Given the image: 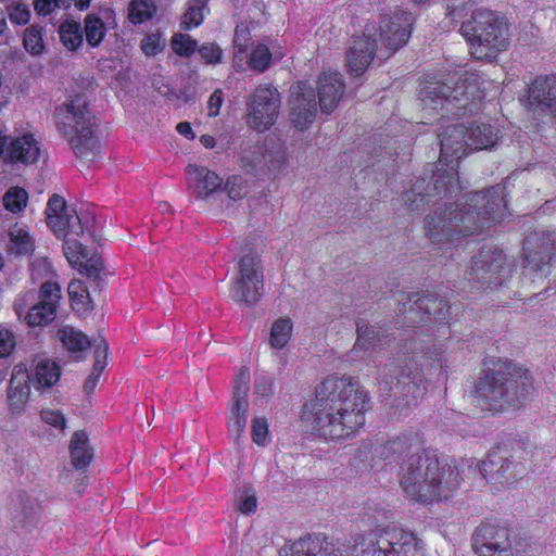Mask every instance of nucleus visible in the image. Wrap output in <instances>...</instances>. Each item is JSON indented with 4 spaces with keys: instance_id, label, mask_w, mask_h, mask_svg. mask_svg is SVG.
Returning <instances> with one entry per match:
<instances>
[{
    "instance_id": "obj_17",
    "label": "nucleus",
    "mask_w": 556,
    "mask_h": 556,
    "mask_svg": "<svg viewBox=\"0 0 556 556\" xmlns=\"http://www.w3.org/2000/svg\"><path fill=\"white\" fill-rule=\"evenodd\" d=\"M523 252L526 267L546 275L556 252V233L546 229L534 230L525 239Z\"/></svg>"
},
{
    "instance_id": "obj_61",
    "label": "nucleus",
    "mask_w": 556,
    "mask_h": 556,
    "mask_svg": "<svg viewBox=\"0 0 556 556\" xmlns=\"http://www.w3.org/2000/svg\"><path fill=\"white\" fill-rule=\"evenodd\" d=\"M222 104H223V92H222V90L217 89L211 94L208 102H207L208 116H211V117L217 116Z\"/></svg>"
},
{
    "instance_id": "obj_12",
    "label": "nucleus",
    "mask_w": 556,
    "mask_h": 556,
    "mask_svg": "<svg viewBox=\"0 0 556 556\" xmlns=\"http://www.w3.org/2000/svg\"><path fill=\"white\" fill-rule=\"evenodd\" d=\"M505 265L506 257L503 251L484 245L472 256L467 279L484 290L503 288L510 274V268Z\"/></svg>"
},
{
    "instance_id": "obj_6",
    "label": "nucleus",
    "mask_w": 556,
    "mask_h": 556,
    "mask_svg": "<svg viewBox=\"0 0 556 556\" xmlns=\"http://www.w3.org/2000/svg\"><path fill=\"white\" fill-rule=\"evenodd\" d=\"M478 78L475 75L450 76L446 81H429L419 90L424 110L438 112L442 118L477 114L481 110Z\"/></svg>"
},
{
    "instance_id": "obj_36",
    "label": "nucleus",
    "mask_w": 556,
    "mask_h": 556,
    "mask_svg": "<svg viewBox=\"0 0 556 556\" xmlns=\"http://www.w3.org/2000/svg\"><path fill=\"white\" fill-rule=\"evenodd\" d=\"M71 457L73 466L76 469L87 467L91 459L92 453L88 445V435L84 431H75L70 444Z\"/></svg>"
},
{
    "instance_id": "obj_13",
    "label": "nucleus",
    "mask_w": 556,
    "mask_h": 556,
    "mask_svg": "<svg viewBox=\"0 0 556 556\" xmlns=\"http://www.w3.org/2000/svg\"><path fill=\"white\" fill-rule=\"evenodd\" d=\"M264 289V267L261 256L250 251L238 261V270L231 285V298L247 305H254Z\"/></svg>"
},
{
    "instance_id": "obj_34",
    "label": "nucleus",
    "mask_w": 556,
    "mask_h": 556,
    "mask_svg": "<svg viewBox=\"0 0 556 556\" xmlns=\"http://www.w3.org/2000/svg\"><path fill=\"white\" fill-rule=\"evenodd\" d=\"M8 252L17 256L30 255L35 250V240L24 226L15 224L9 229Z\"/></svg>"
},
{
    "instance_id": "obj_18",
    "label": "nucleus",
    "mask_w": 556,
    "mask_h": 556,
    "mask_svg": "<svg viewBox=\"0 0 556 556\" xmlns=\"http://www.w3.org/2000/svg\"><path fill=\"white\" fill-rule=\"evenodd\" d=\"M250 371L247 367H242L236 376L233 386V402L231 407V416L228 429L237 444L244 433L248 424L249 401L248 394L250 390Z\"/></svg>"
},
{
    "instance_id": "obj_42",
    "label": "nucleus",
    "mask_w": 556,
    "mask_h": 556,
    "mask_svg": "<svg viewBox=\"0 0 556 556\" xmlns=\"http://www.w3.org/2000/svg\"><path fill=\"white\" fill-rule=\"evenodd\" d=\"M84 31L89 46L98 47L105 36V25L96 14H88L84 20Z\"/></svg>"
},
{
    "instance_id": "obj_35",
    "label": "nucleus",
    "mask_w": 556,
    "mask_h": 556,
    "mask_svg": "<svg viewBox=\"0 0 556 556\" xmlns=\"http://www.w3.org/2000/svg\"><path fill=\"white\" fill-rule=\"evenodd\" d=\"M418 438L412 434H402L387 441L379 448L380 457L387 459L392 456H402L404 454H413L418 450Z\"/></svg>"
},
{
    "instance_id": "obj_48",
    "label": "nucleus",
    "mask_w": 556,
    "mask_h": 556,
    "mask_svg": "<svg viewBox=\"0 0 556 556\" xmlns=\"http://www.w3.org/2000/svg\"><path fill=\"white\" fill-rule=\"evenodd\" d=\"M197 40L189 35L175 34L172 38V48L180 56H190L197 50Z\"/></svg>"
},
{
    "instance_id": "obj_19",
    "label": "nucleus",
    "mask_w": 556,
    "mask_h": 556,
    "mask_svg": "<svg viewBox=\"0 0 556 556\" xmlns=\"http://www.w3.org/2000/svg\"><path fill=\"white\" fill-rule=\"evenodd\" d=\"M511 529L483 522L472 534V548L479 556H504L509 546Z\"/></svg>"
},
{
    "instance_id": "obj_40",
    "label": "nucleus",
    "mask_w": 556,
    "mask_h": 556,
    "mask_svg": "<svg viewBox=\"0 0 556 556\" xmlns=\"http://www.w3.org/2000/svg\"><path fill=\"white\" fill-rule=\"evenodd\" d=\"M83 261H85V263L81 266L85 269V274L89 283L93 287V291H100L104 275V264L102 257L97 254H90L88 252V256L86 258H81V262Z\"/></svg>"
},
{
    "instance_id": "obj_10",
    "label": "nucleus",
    "mask_w": 556,
    "mask_h": 556,
    "mask_svg": "<svg viewBox=\"0 0 556 556\" xmlns=\"http://www.w3.org/2000/svg\"><path fill=\"white\" fill-rule=\"evenodd\" d=\"M361 556H424L420 542L413 532L397 527H387L370 531L356 541Z\"/></svg>"
},
{
    "instance_id": "obj_56",
    "label": "nucleus",
    "mask_w": 556,
    "mask_h": 556,
    "mask_svg": "<svg viewBox=\"0 0 556 556\" xmlns=\"http://www.w3.org/2000/svg\"><path fill=\"white\" fill-rule=\"evenodd\" d=\"M268 434V425L264 418H254L252 421V440L257 445H264Z\"/></svg>"
},
{
    "instance_id": "obj_25",
    "label": "nucleus",
    "mask_w": 556,
    "mask_h": 556,
    "mask_svg": "<svg viewBox=\"0 0 556 556\" xmlns=\"http://www.w3.org/2000/svg\"><path fill=\"white\" fill-rule=\"evenodd\" d=\"M42 506L39 500L30 494L21 492L11 508L12 521L15 528L31 531L40 521Z\"/></svg>"
},
{
    "instance_id": "obj_11",
    "label": "nucleus",
    "mask_w": 556,
    "mask_h": 556,
    "mask_svg": "<svg viewBox=\"0 0 556 556\" xmlns=\"http://www.w3.org/2000/svg\"><path fill=\"white\" fill-rule=\"evenodd\" d=\"M61 300V287L55 281H46L39 291L28 290L14 301V312L29 327H45L54 320Z\"/></svg>"
},
{
    "instance_id": "obj_63",
    "label": "nucleus",
    "mask_w": 556,
    "mask_h": 556,
    "mask_svg": "<svg viewBox=\"0 0 556 556\" xmlns=\"http://www.w3.org/2000/svg\"><path fill=\"white\" fill-rule=\"evenodd\" d=\"M55 0H35V10L39 15H48L58 8Z\"/></svg>"
},
{
    "instance_id": "obj_9",
    "label": "nucleus",
    "mask_w": 556,
    "mask_h": 556,
    "mask_svg": "<svg viewBox=\"0 0 556 556\" xmlns=\"http://www.w3.org/2000/svg\"><path fill=\"white\" fill-rule=\"evenodd\" d=\"M446 166L433 170L429 178H417L402 195L405 205L419 211L430 203L457 195L463 190L458 173L453 165Z\"/></svg>"
},
{
    "instance_id": "obj_43",
    "label": "nucleus",
    "mask_w": 556,
    "mask_h": 556,
    "mask_svg": "<svg viewBox=\"0 0 556 556\" xmlns=\"http://www.w3.org/2000/svg\"><path fill=\"white\" fill-rule=\"evenodd\" d=\"M156 12L153 0H131L128 9L129 21L137 25L152 18Z\"/></svg>"
},
{
    "instance_id": "obj_16",
    "label": "nucleus",
    "mask_w": 556,
    "mask_h": 556,
    "mask_svg": "<svg viewBox=\"0 0 556 556\" xmlns=\"http://www.w3.org/2000/svg\"><path fill=\"white\" fill-rule=\"evenodd\" d=\"M480 473L501 484H511L526 475V466L516 459L506 444L492 448L480 466Z\"/></svg>"
},
{
    "instance_id": "obj_57",
    "label": "nucleus",
    "mask_w": 556,
    "mask_h": 556,
    "mask_svg": "<svg viewBox=\"0 0 556 556\" xmlns=\"http://www.w3.org/2000/svg\"><path fill=\"white\" fill-rule=\"evenodd\" d=\"M16 345L14 333L7 329L0 328V357L9 356Z\"/></svg>"
},
{
    "instance_id": "obj_52",
    "label": "nucleus",
    "mask_w": 556,
    "mask_h": 556,
    "mask_svg": "<svg viewBox=\"0 0 556 556\" xmlns=\"http://www.w3.org/2000/svg\"><path fill=\"white\" fill-rule=\"evenodd\" d=\"M199 54L206 64H218L223 59V50L213 42H207L199 48Z\"/></svg>"
},
{
    "instance_id": "obj_53",
    "label": "nucleus",
    "mask_w": 556,
    "mask_h": 556,
    "mask_svg": "<svg viewBox=\"0 0 556 556\" xmlns=\"http://www.w3.org/2000/svg\"><path fill=\"white\" fill-rule=\"evenodd\" d=\"M251 34L244 24L237 25L233 36V46L239 53H245L250 47Z\"/></svg>"
},
{
    "instance_id": "obj_8",
    "label": "nucleus",
    "mask_w": 556,
    "mask_h": 556,
    "mask_svg": "<svg viewBox=\"0 0 556 556\" xmlns=\"http://www.w3.org/2000/svg\"><path fill=\"white\" fill-rule=\"evenodd\" d=\"M460 31L470 43L471 54L478 60L491 61L508 45L505 20L490 10L475 11L470 20L462 24Z\"/></svg>"
},
{
    "instance_id": "obj_22",
    "label": "nucleus",
    "mask_w": 556,
    "mask_h": 556,
    "mask_svg": "<svg viewBox=\"0 0 556 556\" xmlns=\"http://www.w3.org/2000/svg\"><path fill=\"white\" fill-rule=\"evenodd\" d=\"M390 346L389 334H384L379 327L357 323V339L350 352L352 361L371 358L375 351Z\"/></svg>"
},
{
    "instance_id": "obj_46",
    "label": "nucleus",
    "mask_w": 556,
    "mask_h": 556,
    "mask_svg": "<svg viewBox=\"0 0 556 556\" xmlns=\"http://www.w3.org/2000/svg\"><path fill=\"white\" fill-rule=\"evenodd\" d=\"M89 288L93 290V287L89 283V286H86L80 280H73L68 285V295L73 303L75 304H81V307L85 309L91 308L89 306L90 304V292Z\"/></svg>"
},
{
    "instance_id": "obj_33",
    "label": "nucleus",
    "mask_w": 556,
    "mask_h": 556,
    "mask_svg": "<svg viewBox=\"0 0 556 556\" xmlns=\"http://www.w3.org/2000/svg\"><path fill=\"white\" fill-rule=\"evenodd\" d=\"M469 148L475 150L490 149L498 139V129L486 123H472L467 126Z\"/></svg>"
},
{
    "instance_id": "obj_28",
    "label": "nucleus",
    "mask_w": 556,
    "mask_h": 556,
    "mask_svg": "<svg viewBox=\"0 0 556 556\" xmlns=\"http://www.w3.org/2000/svg\"><path fill=\"white\" fill-rule=\"evenodd\" d=\"M30 374L25 364L14 366L8 390V403L13 414L23 410L30 394Z\"/></svg>"
},
{
    "instance_id": "obj_60",
    "label": "nucleus",
    "mask_w": 556,
    "mask_h": 556,
    "mask_svg": "<svg viewBox=\"0 0 556 556\" xmlns=\"http://www.w3.org/2000/svg\"><path fill=\"white\" fill-rule=\"evenodd\" d=\"M9 18L16 25H25L30 18V11L25 7L16 5L9 13Z\"/></svg>"
},
{
    "instance_id": "obj_39",
    "label": "nucleus",
    "mask_w": 556,
    "mask_h": 556,
    "mask_svg": "<svg viewBox=\"0 0 556 556\" xmlns=\"http://www.w3.org/2000/svg\"><path fill=\"white\" fill-rule=\"evenodd\" d=\"M282 56L281 52L270 51L266 45H258L252 50L248 64L253 71L263 73L269 67L273 58L279 60Z\"/></svg>"
},
{
    "instance_id": "obj_29",
    "label": "nucleus",
    "mask_w": 556,
    "mask_h": 556,
    "mask_svg": "<svg viewBox=\"0 0 556 556\" xmlns=\"http://www.w3.org/2000/svg\"><path fill=\"white\" fill-rule=\"evenodd\" d=\"M30 374L25 364L14 366L8 390V403L13 414L23 410L30 394Z\"/></svg>"
},
{
    "instance_id": "obj_20",
    "label": "nucleus",
    "mask_w": 556,
    "mask_h": 556,
    "mask_svg": "<svg viewBox=\"0 0 556 556\" xmlns=\"http://www.w3.org/2000/svg\"><path fill=\"white\" fill-rule=\"evenodd\" d=\"M40 155L39 142L31 134L7 137L0 134V157L11 164H34Z\"/></svg>"
},
{
    "instance_id": "obj_37",
    "label": "nucleus",
    "mask_w": 556,
    "mask_h": 556,
    "mask_svg": "<svg viewBox=\"0 0 556 556\" xmlns=\"http://www.w3.org/2000/svg\"><path fill=\"white\" fill-rule=\"evenodd\" d=\"M108 350V343L105 342L104 339H101L94 349V363L92 366V370L84 384L85 391L87 393L93 391L99 381L100 375L105 368Z\"/></svg>"
},
{
    "instance_id": "obj_2",
    "label": "nucleus",
    "mask_w": 556,
    "mask_h": 556,
    "mask_svg": "<svg viewBox=\"0 0 556 556\" xmlns=\"http://www.w3.org/2000/svg\"><path fill=\"white\" fill-rule=\"evenodd\" d=\"M464 202L445 205L426 218V230L433 243H445L462 237L480 233L492 222L506 215L505 187L493 186L486 190L470 192Z\"/></svg>"
},
{
    "instance_id": "obj_58",
    "label": "nucleus",
    "mask_w": 556,
    "mask_h": 556,
    "mask_svg": "<svg viewBox=\"0 0 556 556\" xmlns=\"http://www.w3.org/2000/svg\"><path fill=\"white\" fill-rule=\"evenodd\" d=\"M67 211L70 208L66 206L64 199L59 194H53L47 203L46 218H49V215H59Z\"/></svg>"
},
{
    "instance_id": "obj_31",
    "label": "nucleus",
    "mask_w": 556,
    "mask_h": 556,
    "mask_svg": "<svg viewBox=\"0 0 556 556\" xmlns=\"http://www.w3.org/2000/svg\"><path fill=\"white\" fill-rule=\"evenodd\" d=\"M29 374L33 387L36 390H45L58 382L61 369L55 362L43 358L36 362Z\"/></svg>"
},
{
    "instance_id": "obj_7",
    "label": "nucleus",
    "mask_w": 556,
    "mask_h": 556,
    "mask_svg": "<svg viewBox=\"0 0 556 556\" xmlns=\"http://www.w3.org/2000/svg\"><path fill=\"white\" fill-rule=\"evenodd\" d=\"M55 123L77 157L90 162L97 159L100 153L97 123L84 96H76L56 108Z\"/></svg>"
},
{
    "instance_id": "obj_14",
    "label": "nucleus",
    "mask_w": 556,
    "mask_h": 556,
    "mask_svg": "<svg viewBox=\"0 0 556 556\" xmlns=\"http://www.w3.org/2000/svg\"><path fill=\"white\" fill-rule=\"evenodd\" d=\"M400 301L401 307L399 308L400 314L405 315V319L415 327L416 323H432L440 321L446 324L451 318V306L446 302L439 298L435 293L407 294Z\"/></svg>"
},
{
    "instance_id": "obj_55",
    "label": "nucleus",
    "mask_w": 556,
    "mask_h": 556,
    "mask_svg": "<svg viewBox=\"0 0 556 556\" xmlns=\"http://www.w3.org/2000/svg\"><path fill=\"white\" fill-rule=\"evenodd\" d=\"M41 419L46 424L59 429L61 432H63L66 427L65 417L60 410L42 409Z\"/></svg>"
},
{
    "instance_id": "obj_32",
    "label": "nucleus",
    "mask_w": 556,
    "mask_h": 556,
    "mask_svg": "<svg viewBox=\"0 0 556 556\" xmlns=\"http://www.w3.org/2000/svg\"><path fill=\"white\" fill-rule=\"evenodd\" d=\"M386 383H391L390 390L394 392V394L402 395L407 399V404H409V397L416 400L424 395L426 392V387L422 384V379L418 374L412 372H401L400 376L396 377V381L393 382V378L391 381L386 380Z\"/></svg>"
},
{
    "instance_id": "obj_54",
    "label": "nucleus",
    "mask_w": 556,
    "mask_h": 556,
    "mask_svg": "<svg viewBox=\"0 0 556 556\" xmlns=\"http://www.w3.org/2000/svg\"><path fill=\"white\" fill-rule=\"evenodd\" d=\"M202 7L203 5L198 4L197 7H191L186 12L181 22V27L184 29L189 30L192 27L199 26L203 22Z\"/></svg>"
},
{
    "instance_id": "obj_4",
    "label": "nucleus",
    "mask_w": 556,
    "mask_h": 556,
    "mask_svg": "<svg viewBox=\"0 0 556 556\" xmlns=\"http://www.w3.org/2000/svg\"><path fill=\"white\" fill-rule=\"evenodd\" d=\"M530 371L511 361L498 359L483 369L475 383L472 403L482 410L498 412L518 407L531 394Z\"/></svg>"
},
{
    "instance_id": "obj_1",
    "label": "nucleus",
    "mask_w": 556,
    "mask_h": 556,
    "mask_svg": "<svg viewBox=\"0 0 556 556\" xmlns=\"http://www.w3.org/2000/svg\"><path fill=\"white\" fill-rule=\"evenodd\" d=\"M312 430L326 440L354 435L365 424L369 399L359 382L351 377L329 376L315 390Z\"/></svg>"
},
{
    "instance_id": "obj_44",
    "label": "nucleus",
    "mask_w": 556,
    "mask_h": 556,
    "mask_svg": "<svg viewBox=\"0 0 556 556\" xmlns=\"http://www.w3.org/2000/svg\"><path fill=\"white\" fill-rule=\"evenodd\" d=\"M59 336L64 346L72 352L83 351L91 344L87 336L73 327H64Z\"/></svg>"
},
{
    "instance_id": "obj_51",
    "label": "nucleus",
    "mask_w": 556,
    "mask_h": 556,
    "mask_svg": "<svg viewBox=\"0 0 556 556\" xmlns=\"http://www.w3.org/2000/svg\"><path fill=\"white\" fill-rule=\"evenodd\" d=\"M166 41L160 33L149 34L141 40L140 48L147 56H154L165 48Z\"/></svg>"
},
{
    "instance_id": "obj_47",
    "label": "nucleus",
    "mask_w": 556,
    "mask_h": 556,
    "mask_svg": "<svg viewBox=\"0 0 556 556\" xmlns=\"http://www.w3.org/2000/svg\"><path fill=\"white\" fill-rule=\"evenodd\" d=\"M27 198V192L23 188H10L3 197V204L8 211L20 212L26 206Z\"/></svg>"
},
{
    "instance_id": "obj_23",
    "label": "nucleus",
    "mask_w": 556,
    "mask_h": 556,
    "mask_svg": "<svg viewBox=\"0 0 556 556\" xmlns=\"http://www.w3.org/2000/svg\"><path fill=\"white\" fill-rule=\"evenodd\" d=\"M290 551L291 556H350L351 548L337 546L326 536L308 534L293 542Z\"/></svg>"
},
{
    "instance_id": "obj_49",
    "label": "nucleus",
    "mask_w": 556,
    "mask_h": 556,
    "mask_svg": "<svg viewBox=\"0 0 556 556\" xmlns=\"http://www.w3.org/2000/svg\"><path fill=\"white\" fill-rule=\"evenodd\" d=\"M533 549V545L526 538L513 530L509 546L504 556H528L532 554Z\"/></svg>"
},
{
    "instance_id": "obj_21",
    "label": "nucleus",
    "mask_w": 556,
    "mask_h": 556,
    "mask_svg": "<svg viewBox=\"0 0 556 556\" xmlns=\"http://www.w3.org/2000/svg\"><path fill=\"white\" fill-rule=\"evenodd\" d=\"M440 140V163H453L466 156L469 148L467 126L464 124H448L441 126L438 132Z\"/></svg>"
},
{
    "instance_id": "obj_59",
    "label": "nucleus",
    "mask_w": 556,
    "mask_h": 556,
    "mask_svg": "<svg viewBox=\"0 0 556 556\" xmlns=\"http://www.w3.org/2000/svg\"><path fill=\"white\" fill-rule=\"evenodd\" d=\"M225 190L227 194L232 200L241 199L244 195V190L242 187V179L240 177L233 176L228 179L225 184Z\"/></svg>"
},
{
    "instance_id": "obj_62",
    "label": "nucleus",
    "mask_w": 556,
    "mask_h": 556,
    "mask_svg": "<svg viewBox=\"0 0 556 556\" xmlns=\"http://www.w3.org/2000/svg\"><path fill=\"white\" fill-rule=\"evenodd\" d=\"M255 391L261 396H268L273 392V380L267 377L256 379Z\"/></svg>"
},
{
    "instance_id": "obj_5",
    "label": "nucleus",
    "mask_w": 556,
    "mask_h": 556,
    "mask_svg": "<svg viewBox=\"0 0 556 556\" xmlns=\"http://www.w3.org/2000/svg\"><path fill=\"white\" fill-rule=\"evenodd\" d=\"M400 483L408 498L428 503L447 498L458 486L459 475L456 468L441 464L435 452L420 450L402 464Z\"/></svg>"
},
{
    "instance_id": "obj_27",
    "label": "nucleus",
    "mask_w": 556,
    "mask_h": 556,
    "mask_svg": "<svg viewBox=\"0 0 556 556\" xmlns=\"http://www.w3.org/2000/svg\"><path fill=\"white\" fill-rule=\"evenodd\" d=\"M345 85L339 72H323L318 78V99L323 113L330 114L341 100Z\"/></svg>"
},
{
    "instance_id": "obj_24",
    "label": "nucleus",
    "mask_w": 556,
    "mask_h": 556,
    "mask_svg": "<svg viewBox=\"0 0 556 556\" xmlns=\"http://www.w3.org/2000/svg\"><path fill=\"white\" fill-rule=\"evenodd\" d=\"M46 219L47 225L59 239H64L70 233L80 236L85 230L91 233V224L93 222V217L88 213L78 214L74 210L59 215H49V218Z\"/></svg>"
},
{
    "instance_id": "obj_50",
    "label": "nucleus",
    "mask_w": 556,
    "mask_h": 556,
    "mask_svg": "<svg viewBox=\"0 0 556 556\" xmlns=\"http://www.w3.org/2000/svg\"><path fill=\"white\" fill-rule=\"evenodd\" d=\"M63 249L66 258L73 265H83L81 258H86L88 256L87 248L77 240L65 241Z\"/></svg>"
},
{
    "instance_id": "obj_64",
    "label": "nucleus",
    "mask_w": 556,
    "mask_h": 556,
    "mask_svg": "<svg viewBox=\"0 0 556 556\" xmlns=\"http://www.w3.org/2000/svg\"><path fill=\"white\" fill-rule=\"evenodd\" d=\"M239 510L242 514H250L255 511L256 509V497L254 494H245V496L240 501Z\"/></svg>"
},
{
    "instance_id": "obj_30",
    "label": "nucleus",
    "mask_w": 556,
    "mask_h": 556,
    "mask_svg": "<svg viewBox=\"0 0 556 556\" xmlns=\"http://www.w3.org/2000/svg\"><path fill=\"white\" fill-rule=\"evenodd\" d=\"M187 174L190 181L193 182L192 188L197 199H206L223 185V179L204 166L189 164L187 166Z\"/></svg>"
},
{
    "instance_id": "obj_15",
    "label": "nucleus",
    "mask_w": 556,
    "mask_h": 556,
    "mask_svg": "<svg viewBox=\"0 0 556 556\" xmlns=\"http://www.w3.org/2000/svg\"><path fill=\"white\" fill-rule=\"evenodd\" d=\"M248 123L257 131L269 129L277 121L281 106L278 90L271 85H261L247 102Z\"/></svg>"
},
{
    "instance_id": "obj_3",
    "label": "nucleus",
    "mask_w": 556,
    "mask_h": 556,
    "mask_svg": "<svg viewBox=\"0 0 556 556\" xmlns=\"http://www.w3.org/2000/svg\"><path fill=\"white\" fill-rule=\"evenodd\" d=\"M415 18L412 13L395 10L382 16L377 27L375 23L365 26L363 36L354 37L346 52V66L354 77L362 76L377 51L378 58L388 59L403 47L412 31Z\"/></svg>"
},
{
    "instance_id": "obj_41",
    "label": "nucleus",
    "mask_w": 556,
    "mask_h": 556,
    "mask_svg": "<svg viewBox=\"0 0 556 556\" xmlns=\"http://www.w3.org/2000/svg\"><path fill=\"white\" fill-rule=\"evenodd\" d=\"M59 35L62 43L72 51L83 45V28L77 22H65L60 26Z\"/></svg>"
},
{
    "instance_id": "obj_26",
    "label": "nucleus",
    "mask_w": 556,
    "mask_h": 556,
    "mask_svg": "<svg viewBox=\"0 0 556 556\" xmlns=\"http://www.w3.org/2000/svg\"><path fill=\"white\" fill-rule=\"evenodd\" d=\"M298 92L291 100V122L294 127L305 129L312 124L317 113V101L313 89L306 88L304 83L299 85Z\"/></svg>"
},
{
    "instance_id": "obj_45",
    "label": "nucleus",
    "mask_w": 556,
    "mask_h": 556,
    "mask_svg": "<svg viewBox=\"0 0 556 556\" xmlns=\"http://www.w3.org/2000/svg\"><path fill=\"white\" fill-rule=\"evenodd\" d=\"M42 33L43 28L38 25H30L24 31V47L33 55L42 53L45 49Z\"/></svg>"
},
{
    "instance_id": "obj_38",
    "label": "nucleus",
    "mask_w": 556,
    "mask_h": 556,
    "mask_svg": "<svg viewBox=\"0 0 556 556\" xmlns=\"http://www.w3.org/2000/svg\"><path fill=\"white\" fill-rule=\"evenodd\" d=\"M292 327L293 325L289 317H280L275 320L269 333L270 346L277 350L283 349L291 338Z\"/></svg>"
}]
</instances>
